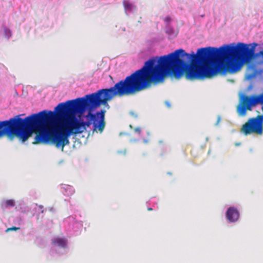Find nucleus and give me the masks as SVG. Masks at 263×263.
Wrapping results in <instances>:
<instances>
[{"instance_id":"20e7f679","label":"nucleus","mask_w":263,"mask_h":263,"mask_svg":"<svg viewBox=\"0 0 263 263\" xmlns=\"http://www.w3.org/2000/svg\"><path fill=\"white\" fill-rule=\"evenodd\" d=\"M52 242L53 245H57L62 248H65L67 244V241L64 238L60 237L53 239Z\"/></svg>"},{"instance_id":"f257e3e1","label":"nucleus","mask_w":263,"mask_h":263,"mask_svg":"<svg viewBox=\"0 0 263 263\" xmlns=\"http://www.w3.org/2000/svg\"><path fill=\"white\" fill-rule=\"evenodd\" d=\"M155 63L154 60L147 61L142 68L110 88L59 103L54 109L55 115L51 111L44 110L25 119L21 118L22 114L2 121L3 137L7 136L11 140L17 138L25 142L35 130L33 144L51 143L63 151L69 144L70 136L82 134L92 124L93 131L101 133L105 126L106 110L101 109L92 114L91 110L107 104L115 96L135 95L152 84L162 82L168 73L162 57L156 65Z\"/></svg>"},{"instance_id":"6e6552de","label":"nucleus","mask_w":263,"mask_h":263,"mask_svg":"<svg viewBox=\"0 0 263 263\" xmlns=\"http://www.w3.org/2000/svg\"><path fill=\"white\" fill-rule=\"evenodd\" d=\"M165 105L168 107H171V104L170 103V102L168 101H166L165 102Z\"/></svg>"},{"instance_id":"7ed1b4c3","label":"nucleus","mask_w":263,"mask_h":263,"mask_svg":"<svg viewBox=\"0 0 263 263\" xmlns=\"http://www.w3.org/2000/svg\"><path fill=\"white\" fill-rule=\"evenodd\" d=\"M257 70L254 66H250L247 69L246 78L248 80H251L254 78L257 75Z\"/></svg>"},{"instance_id":"39448f33","label":"nucleus","mask_w":263,"mask_h":263,"mask_svg":"<svg viewBox=\"0 0 263 263\" xmlns=\"http://www.w3.org/2000/svg\"><path fill=\"white\" fill-rule=\"evenodd\" d=\"M15 205V201L13 199L7 200L2 203V206L3 208H7L8 207H13Z\"/></svg>"},{"instance_id":"423d86ee","label":"nucleus","mask_w":263,"mask_h":263,"mask_svg":"<svg viewBox=\"0 0 263 263\" xmlns=\"http://www.w3.org/2000/svg\"><path fill=\"white\" fill-rule=\"evenodd\" d=\"M20 229V228L19 227H12L8 228L6 230V232H8L9 231H16L17 230H19Z\"/></svg>"},{"instance_id":"9b49d317","label":"nucleus","mask_w":263,"mask_h":263,"mask_svg":"<svg viewBox=\"0 0 263 263\" xmlns=\"http://www.w3.org/2000/svg\"><path fill=\"white\" fill-rule=\"evenodd\" d=\"M220 117H218V120H217V123H216V124H217L218 123L219 121H220Z\"/></svg>"},{"instance_id":"f8f14e48","label":"nucleus","mask_w":263,"mask_h":263,"mask_svg":"<svg viewBox=\"0 0 263 263\" xmlns=\"http://www.w3.org/2000/svg\"><path fill=\"white\" fill-rule=\"evenodd\" d=\"M147 210H148V211H152V210H153L152 208H148L147 209Z\"/></svg>"},{"instance_id":"1a4fd4ad","label":"nucleus","mask_w":263,"mask_h":263,"mask_svg":"<svg viewBox=\"0 0 263 263\" xmlns=\"http://www.w3.org/2000/svg\"><path fill=\"white\" fill-rule=\"evenodd\" d=\"M135 131L136 132H137V133H140L141 130H140V128L137 127V128H136L135 129Z\"/></svg>"},{"instance_id":"0eeeda50","label":"nucleus","mask_w":263,"mask_h":263,"mask_svg":"<svg viewBox=\"0 0 263 263\" xmlns=\"http://www.w3.org/2000/svg\"><path fill=\"white\" fill-rule=\"evenodd\" d=\"M3 137L2 121H0V138Z\"/></svg>"},{"instance_id":"ddd939ff","label":"nucleus","mask_w":263,"mask_h":263,"mask_svg":"<svg viewBox=\"0 0 263 263\" xmlns=\"http://www.w3.org/2000/svg\"><path fill=\"white\" fill-rule=\"evenodd\" d=\"M236 145H237V146H238V145H239V143H236Z\"/></svg>"},{"instance_id":"9d476101","label":"nucleus","mask_w":263,"mask_h":263,"mask_svg":"<svg viewBox=\"0 0 263 263\" xmlns=\"http://www.w3.org/2000/svg\"><path fill=\"white\" fill-rule=\"evenodd\" d=\"M130 5L129 4H125V8H128L130 7Z\"/></svg>"},{"instance_id":"f03ea898","label":"nucleus","mask_w":263,"mask_h":263,"mask_svg":"<svg viewBox=\"0 0 263 263\" xmlns=\"http://www.w3.org/2000/svg\"><path fill=\"white\" fill-rule=\"evenodd\" d=\"M239 216L238 210L233 207L229 208L226 213V217L228 221L230 222L236 221Z\"/></svg>"}]
</instances>
